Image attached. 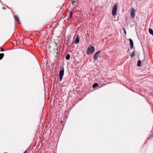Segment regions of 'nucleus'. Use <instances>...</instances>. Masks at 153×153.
<instances>
[{
	"mask_svg": "<svg viewBox=\"0 0 153 153\" xmlns=\"http://www.w3.org/2000/svg\"><path fill=\"white\" fill-rule=\"evenodd\" d=\"M64 69H62V70L59 71V80L60 81H61L64 75Z\"/></svg>",
	"mask_w": 153,
	"mask_h": 153,
	"instance_id": "f257e3e1",
	"label": "nucleus"
},
{
	"mask_svg": "<svg viewBox=\"0 0 153 153\" xmlns=\"http://www.w3.org/2000/svg\"><path fill=\"white\" fill-rule=\"evenodd\" d=\"M94 51V48L93 46L89 47L88 48L87 51V54L88 55L92 53Z\"/></svg>",
	"mask_w": 153,
	"mask_h": 153,
	"instance_id": "f03ea898",
	"label": "nucleus"
},
{
	"mask_svg": "<svg viewBox=\"0 0 153 153\" xmlns=\"http://www.w3.org/2000/svg\"><path fill=\"white\" fill-rule=\"evenodd\" d=\"M117 9V5L115 4L113 7L112 11V14L114 16L116 15Z\"/></svg>",
	"mask_w": 153,
	"mask_h": 153,
	"instance_id": "7ed1b4c3",
	"label": "nucleus"
},
{
	"mask_svg": "<svg viewBox=\"0 0 153 153\" xmlns=\"http://www.w3.org/2000/svg\"><path fill=\"white\" fill-rule=\"evenodd\" d=\"M135 11L136 10L133 7L132 8L131 12V15L132 18L134 17Z\"/></svg>",
	"mask_w": 153,
	"mask_h": 153,
	"instance_id": "20e7f679",
	"label": "nucleus"
},
{
	"mask_svg": "<svg viewBox=\"0 0 153 153\" xmlns=\"http://www.w3.org/2000/svg\"><path fill=\"white\" fill-rule=\"evenodd\" d=\"M100 52V51H98L94 55V59H95L96 60H97L98 58L99 57V53Z\"/></svg>",
	"mask_w": 153,
	"mask_h": 153,
	"instance_id": "39448f33",
	"label": "nucleus"
},
{
	"mask_svg": "<svg viewBox=\"0 0 153 153\" xmlns=\"http://www.w3.org/2000/svg\"><path fill=\"white\" fill-rule=\"evenodd\" d=\"M14 17L16 21L17 22V23L19 24H20V23L19 21V17L17 16H14Z\"/></svg>",
	"mask_w": 153,
	"mask_h": 153,
	"instance_id": "423d86ee",
	"label": "nucleus"
},
{
	"mask_svg": "<svg viewBox=\"0 0 153 153\" xmlns=\"http://www.w3.org/2000/svg\"><path fill=\"white\" fill-rule=\"evenodd\" d=\"M129 41H130V45L131 46V49H132V48H133V46H134L133 42V41L131 39H129Z\"/></svg>",
	"mask_w": 153,
	"mask_h": 153,
	"instance_id": "0eeeda50",
	"label": "nucleus"
},
{
	"mask_svg": "<svg viewBox=\"0 0 153 153\" xmlns=\"http://www.w3.org/2000/svg\"><path fill=\"white\" fill-rule=\"evenodd\" d=\"M70 54H68L66 56L65 58L66 60H68L70 59Z\"/></svg>",
	"mask_w": 153,
	"mask_h": 153,
	"instance_id": "6e6552de",
	"label": "nucleus"
},
{
	"mask_svg": "<svg viewBox=\"0 0 153 153\" xmlns=\"http://www.w3.org/2000/svg\"><path fill=\"white\" fill-rule=\"evenodd\" d=\"M98 84L97 83H95L93 85V88H94L98 86Z\"/></svg>",
	"mask_w": 153,
	"mask_h": 153,
	"instance_id": "1a4fd4ad",
	"label": "nucleus"
},
{
	"mask_svg": "<svg viewBox=\"0 0 153 153\" xmlns=\"http://www.w3.org/2000/svg\"><path fill=\"white\" fill-rule=\"evenodd\" d=\"M149 31L150 34L153 35V30L152 29H149Z\"/></svg>",
	"mask_w": 153,
	"mask_h": 153,
	"instance_id": "9d476101",
	"label": "nucleus"
},
{
	"mask_svg": "<svg viewBox=\"0 0 153 153\" xmlns=\"http://www.w3.org/2000/svg\"><path fill=\"white\" fill-rule=\"evenodd\" d=\"M76 34L74 38V43L75 44H76V37H75V36H76Z\"/></svg>",
	"mask_w": 153,
	"mask_h": 153,
	"instance_id": "9b49d317",
	"label": "nucleus"
},
{
	"mask_svg": "<svg viewBox=\"0 0 153 153\" xmlns=\"http://www.w3.org/2000/svg\"><path fill=\"white\" fill-rule=\"evenodd\" d=\"M141 61L140 60H139L138 62V63L137 64V65L138 67H140L141 65Z\"/></svg>",
	"mask_w": 153,
	"mask_h": 153,
	"instance_id": "f8f14e48",
	"label": "nucleus"
},
{
	"mask_svg": "<svg viewBox=\"0 0 153 153\" xmlns=\"http://www.w3.org/2000/svg\"><path fill=\"white\" fill-rule=\"evenodd\" d=\"M73 14V13L72 11H71L70 13V16L69 17V18H72V17Z\"/></svg>",
	"mask_w": 153,
	"mask_h": 153,
	"instance_id": "ddd939ff",
	"label": "nucleus"
},
{
	"mask_svg": "<svg viewBox=\"0 0 153 153\" xmlns=\"http://www.w3.org/2000/svg\"><path fill=\"white\" fill-rule=\"evenodd\" d=\"M4 54L3 53L0 54V60L3 57Z\"/></svg>",
	"mask_w": 153,
	"mask_h": 153,
	"instance_id": "4468645a",
	"label": "nucleus"
},
{
	"mask_svg": "<svg viewBox=\"0 0 153 153\" xmlns=\"http://www.w3.org/2000/svg\"><path fill=\"white\" fill-rule=\"evenodd\" d=\"M135 56V53L134 52H133L131 53V56L132 57H134Z\"/></svg>",
	"mask_w": 153,
	"mask_h": 153,
	"instance_id": "2eb2a0df",
	"label": "nucleus"
},
{
	"mask_svg": "<svg viewBox=\"0 0 153 153\" xmlns=\"http://www.w3.org/2000/svg\"><path fill=\"white\" fill-rule=\"evenodd\" d=\"M79 38L77 36V43L79 42Z\"/></svg>",
	"mask_w": 153,
	"mask_h": 153,
	"instance_id": "dca6fc26",
	"label": "nucleus"
},
{
	"mask_svg": "<svg viewBox=\"0 0 153 153\" xmlns=\"http://www.w3.org/2000/svg\"><path fill=\"white\" fill-rule=\"evenodd\" d=\"M1 51H4V50L2 48H1Z\"/></svg>",
	"mask_w": 153,
	"mask_h": 153,
	"instance_id": "f3484780",
	"label": "nucleus"
},
{
	"mask_svg": "<svg viewBox=\"0 0 153 153\" xmlns=\"http://www.w3.org/2000/svg\"><path fill=\"white\" fill-rule=\"evenodd\" d=\"M124 30V31H125V33L126 34V30H125V29Z\"/></svg>",
	"mask_w": 153,
	"mask_h": 153,
	"instance_id": "a211bd4d",
	"label": "nucleus"
},
{
	"mask_svg": "<svg viewBox=\"0 0 153 153\" xmlns=\"http://www.w3.org/2000/svg\"><path fill=\"white\" fill-rule=\"evenodd\" d=\"M3 9H5V7H3L2 8Z\"/></svg>",
	"mask_w": 153,
	"mask_h": 153,
	"instance_id": "6ab92c4d",
	"label": "nucleus"
}]
</instances>
